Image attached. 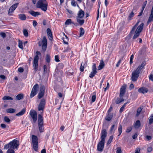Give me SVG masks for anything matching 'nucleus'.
<instances>
[{"label": "nucleus", "instance_id": "nucleus-1", "mask_svg": "<svg viewBox=\"0 0 153 153\" xmlns=\"http://www.w3.org/2000/svg\"><path fill=\"white\" fill-rule=\"evenodd\" d=\"M36 7L40 8L44 11H46L47 9L48 4L46 0H40L36 4Z\"/></svg>", "mask_w": 153, "mask_h": 153}, {"label": "nucleus", "instance_id": "nucleus-2", "mask_svg": "<svg viewBox=\"0 0 153 153\" xmlns=\"http://www.w3.org/2000/svg\"><path fill=\"white\" fill-rule=\"evenodd\" d=\"M38 126L40 132H43L44 130L43 118L40 114L38 115Z\"/></svg>", "mask_w": 153, "mask_h": 153}, {"label": "nucleus", "instance_id": "nucleus-3", "mask_svg": "<svg viewBox=\"0 0 153 153\" xmlns=\"http://www.w3.org/2000/svg\"><path fill=\"white\" fill-rule=\"evenodd\" d=\"M144 24L142 23L137 28L133 37V39L137 38L140 35V33L142 31L143 28Z\"/></svg>", "mask_w": 153, "mask_h": 153}, {"label": "nucleus", "instance_id": "nucleus-4", "mask_svg": "<svg viewBox=\"0 0 153 153\" xmlns=\"http://www.w3.org/2000/svg\"><path fill=\"white\" fill-rule=\"evenodd\" d=\"M32 141L34 149L37 151L38 149V143L37 136L34 135H32Z\"/></svg>", "mask_w": 153, "mask_h": 153}, {"label": "nucleus", "instance_id": "nucleus-5", "mask_svg": "<svg viewBox=\"0 0 153 153\" xmlns=\"http://www.w3.org/2000/svg\"><path fill=\"white\" fill-rule=\"evenodd\" d=\"M140 71L136 69L132 73L131 79L133 82L137 81L139 76Z\"/></svg>", "mask_w": 153, "mask_h": 153}, {"label": "nucleus", "instance_id": "nucleus-6", "mask_svg": "<svg viewBox=\"0 0 153 153\" xmlns=\"http://www.w3.org/2000/svg\"><path fill=\"white\" fill-rule=\"evenodd\" d=\"M10 145V149H13L17 148L19 146V143L18 140H14L9 143Z\"/></svg>", "mask_w": 153, "mask_h": 153}, {"label": "nucleus", "instance_id": "nucleus-7", "mask_svg": "<svg viewBox=\"0 0 153 153\" xmlns=\"http://www.w3.org/2000/svg\"><path fill=\"white\" fill-rule=\"evenodd\" d=\"M30 114L31 117L33 119L34 123H35L37 120L36 112L34 110H31L30 111Z\"/></svg>", "mask_w": 153, "mask_h": 153}, {"label": "nucleus", "instance_id": "nucleus-8", "mask_svg": "<svg viewBox=\"0 0 153 153\" xmlns=\"http://www.w3.org/2000/svg\"><path fill=\"white\" fill-rule=\"evenodd\" d=\"M105 141L101 140L98 143L97 146V150L98 151L102 152L103 150L105 144Z\"/></svg>", "mask_w": 153, "mask_h": 153}, {"label": "nucleus", "instance_id": "nucleus-9", "mask_svg": "<svg viewBox=\"0 0 153 153\" xmlns=\"http://www.w3.org/2000/svg\"><path fill=\"white\" fill-rule=\"evenodd\" d=\"M140 22V21L137 22V23L135 24V25L133 26L130 34L128 35L126 38V39L129 40L130 39L131 34H133L135 30L138 26Z\"/></svg>", "mask_w": 153, "mask_h": 153}, {"label": "nucleus", "instance_id": "nucleus-10", "mask_svg": "<svg viewBox=\"0 0 153 153\" xmlns=\"http://www.w3.org/2000/svg\"><path fill=\"white\" fill-rule=\"evenodd\" d=\"M45 100L44 99L41 100L38 107V110L43 111L45 108Z\"/></svg>", "mask_w": 153, "mask_h": 153}, {"label": "nucleus", "instance_id": "nucleus-11", "mask_svg": "<svg viewBox=\"0 0 153 153\" xmlns=\"http://www.w3.org/2000/svg\"><path fill=\"white\" fill-rule=\"evenodd\" d=\"M45 87L44 86H42L40 87V91L38 97L39 99L42 98L44 95L45 92Z\"/></svg>", "mask_w": 153, "mask_h": 153}, {"label": "nucleus", "instance_id": "nucleus-12", "mask_svg": "<svg viewBox=\"0 0 153 153\" xmlns=\"http://www.w3.org/2000/svg\"><path fill=\"white\" fill-rule=\"evenodd\" d=\"M18 4L16 3L12 5L8 11V14L9 15H11L15 10L18 6Z\"/></svg>", "mask_w": 153, "mask_h": 153}, {"label": "nucleus", "instance_id": "nucleus-13", "mask_svg": "<svg viewBox=\"0 0 153 153\" xmlns=\"http://www.w3.org/2000/svg\"><path fill=\"white\" fill-rule=\"evenodd\" d=\"M101 140L105 141V139L107 136V132L105 129H103L101 132Z\"/></svg>", "mask_w": 153, "mask_h": 153}, {"label": "nucleus", "instance_id": "nucleus-14", "mask_svg": "<svg viewBox=\"0 0 153 153\" xmlns=\"http://www.w3.org/2000/svg\"><path fill=\"white\" fill-rule=\"evenodd\" d=\"M126 88V85H123L120 88V97H123L125 93V90Z\"/></svg>", "mask_w": 153, "mask_h": 153}, {"label": "nucleus", "instance_id": "nucleus-15", "mask_svg": "<svg viewBox=\"0 0 153 153\" xmlns=\"http://www.w3.org/2000/svg\"><path fill=\"white\" fill-rule=\"evenodd\" d=\"M148 89L147 88L142 87L140 88L138 90V91L140 93L144 94L148 92Z\"/></svg>", "mask_w": 153, "mask_h": 153}, {"label": "nucleus", "instance_id": "nucleus-16", "mask_svg": "<svg viewBox=\"0 0 153 153\" xmlns=\"http://www.w3.org/2000/svg\"><path fill=\"white\" fill-rule=\"evenodd\" d=\"M84 15V12L82 10L80 9L78 14V16L77 17L82 18Z\"/></svg>", "mask_w": 153, "mask_h": 153}, {"label": "nucleus", "instance_id": "nucleus-17", "mask_svg": "<svg viewBox=\"0 0 153 153\" xmlns=\"http://www.w3.org/2000/svg\"><path fill=\"white\" fill-rule=\"evenodd\" d=\"M38 59H34L33 60V67L34 69L36 71L37 70V69L38 68Z\"/></svg>", "mask_w": 153, "mask_h": 153}, {"label": "nucleus", "instance_id": "nucleus-18", "mask_svg": "<svg viewBox=\"0 0 153 153\" xmlns=\"http://www.w3.org/2000/svg\"><path fill=\"white\" fill-rule=\"evenodd\" d=\"M113 116L112 114H108L105 118V120L108 121H110L112 119Z\"/></svg>", "mask_w": 153, "mask_h": 153}, {"label": "nucleus", "instance_id": "nucleus-19", "mask_svg": "<svg viewBox=\"0 0 153 153\" xmlns=\"http://www.w3.org/2000/svg\"><path fill=\"white\" fill-rule=\"evenodd\" d=\"M105 65L104 62L102 60L100 61V65L98 68V70H100L103 68Z\"/></svg>", "mask_w": 153, "mask_h": 153}, {"label": "nucleus", "instance_id": "nucleus-20", "mask_svg": "<svg viewBox=\"0 0 153 153\" xmlns=\"http://www.w3.org/2000/svg\"><path fill=\"white\" fill-rule=\"evenodd\" d=\"M47 32L48 35L50 37V39L51 40L53 39V36L51 29L49 28L47 30Z\"/></svg>", "mask_w": 153, "mask_h": 153}, {"label": "nucleus", "instance_id": "nucleus-21", "mask_svg": "<svg viewBox=\"0 0 153 153\" xmlns=\"http://www.w3.org/2000/svg\"><path fill=\"white\" fill-rule=\"evenodd\" d=\"M71 23L75 25H77V23H75L73 22H72L71 20V19H68L66 20L65 22V25H69L71 24Z\"/></svg>", "mask_w": 153, "mask_h": 153}, {"label": "nucleus", "instance_id": "nucleus-22", "mask_svg": "<svg viewBox=\"0 0 153 153\" xmlns=\"http://www.w3.org/2000/svg\"><path fill=\"white\" fill-rule=\"evenodd\" d=\"M31 15L33 16H36L40 14V12H35L33 11H31L29 12Z\"/></svg>", "mask_w": 153, "mask_h": 153}, {"label": "nucleus", "instance_id": "nucleus-23", "mask_svg": "<svg viewBox=\"0 0 153 153\" xmlns=\"http://www.w3.org/2000/svg\"><path fill=\"white\" fill-rule=\"evenodd\" d=\"M80 18H76V20L77 22L80 25H82L84 24L85 21L84 19H80Z\"/></svg>", "mask_w": 153, "mask_h": 153}, {"label": "nucleus", "instance_id": "nucleus-24", "mask_svg": "<svg viewBox=\"0 0 153 153\" xmlns=\"http://www.w3.org/2000/svg\"><path fill=\"white\" fill-rule=\"evenodd\" d=\"M24 95L23 94H20L17 95L16 97V99L17 100H20L23 98Z\"/></svg>", "mask_w": 153, "mask_h": 153}, {"label": "nucleus", "instance_id": "nucleus-25", "mask_svg": "<svg viewBox=\"0 0 153 153\" xmlns=\"http://www.w3.org/2000/svg\"><path fill=\"white\" fill-rule=\"evenodd\" d=\"M142 109L143 108L142 107H140L137 108V113L136 114V117H138L139 116L142 110Z\"/></svg>", "mask_w": 153, "mask_h": 153}, {"label": "nucleus", "instance_id": "nucleus-26", "mask_svg": "<svg viewBox=\"0 0 153 153\" xmlns=\"http://www.w3.org/2000/svg\"><path fill=\"white\" fill-rule=\"evenodd\" d=\"M39 88V85L38 84H35L33 87L32 91L37 92Z\"/></svg>", "mask_w": 153, "mask_h": 153}, {"label": "nucleus", "instance_id": "nucleus-27", "mask_svg": "<svg viewBox=\"0 0 153 153\" xmlns=\"http://www.w3.org/2000/svg\"><path fill=\"white\" fill-rule=\"evenodd\" d=\"M140 126V121L139 120H137L134 125V127L135 128H137Z\"/></svg>", "mask_w": 153, "mask_h": 153}, {"label": "nucleus", "instance_id": "nucleus-28", "mask_svg": "<svg viewBox=\"0 0 153 153\" xmlns=\"http://www.w3.org/2000/svg\"><path fill=\"white\" fill-rule=\"evenodd\" d=\"M145 64H146V63L145 62H143L142 63L141 65H139L137 69L138 70H139V71H140L145 66Z\"/></svg>", "mask_w": 153, "mask_h": 153}, {"label": "nucleus", "instance_id": "nucleus-29", "mask_svg": "<svg viewBox=\"0 0 153 153\" xmlns=\"http://www.w3.org/2000/svg\"><path fill=\"white\" fill-rule=\"evenodd\" d=\"M124 100V99L123 97H120V98H117L116 100V102L117 104H119Z\"/></svg>", "mask_w": 153, "mask_h": 153}, {"label": "nucleus", "instance_id": "nucleus-30", "mask_svg": "<svg viewBox=\"0 0 153 153\" xmlns=\"http://www.w3.org/2000/svg\"><path fill=\"white\" fill-rule=\"evenodd\" d=\"M25 109L23 108L20 112L16 114V116H19L23 115L25 113Z\"/></svg>", "mask_w": 153, "mask_h": 153}, {"label": "nucleus", "instance_id": "nucleus-31", "mask_svg": "<svg viewBox=\"0 0 153 153\" xmlns=\"http://www.w3.org/2000/svg\"><path fill=\"white\" fill-rule=\"evenodd\" d=\"M153 21V13H151L147 22V23L149 24L151 21Z\"/></svg>", "mask_w": 153, "mask_h": 153}, {"label": "nucleus", "instance_id": "nucleus-32", "mask_svg": "<svg viewBox=\"0 0 153 153\" xmlns=\"http://www.w3.org/2000/svg\"><path fill=\"white\" fill-rule=\"evenodd\" d=\"M19 16V19L22 20H25L26 19V16L24 14H20Z\"/></svg>", "mask_w": 153, "mask_h": 153}, {"label": "nucleus", "instance_id": "nucleus-33", "mask_svg": "<svg viewBox=\"0 0 153 153\" xmlns=\"http://www.w3.org/2000/svg\"><path fill=\"white\" fill-rule=\"evenodd\" d=\"M6 111L8 113H13L15 112V110L13 108H10L7 109L6 110Z\"/></svg>", "mask_w": 153, "mask_h": 153}, {"label": "nucleus", "instance_id": "nucleus-34", "mask_svg": "<svg viewBox=\"0 0 153 153\" xmlns=\"http://www.w3.org/2000/svg\"><path fill=\"white\" fill-rule=\"evenodd\" d=\"M97 72V71H92L89 75V77L91 78H93L94 76L96 73Z\"/></svg>", "mask_w": 153, "mask_h": 153}, {"label": "nucleus", "instance_id": "nucleus-35", "mask_svg": "<svg viewBox=\"0 0 153 153\" xmlns=\"http://www.w3.org/2000/svg\"><path fill=\"white\" fill-rule=\"evenodd\" d=\"M134 13L133 11L131 12L130 14L129 15L128 17V20L130 21L131 19V18L134 16Z\"/></svg>", "mask_w": 153, "mask_h": 153}, {"label": "nucleus", "instance_id": "nucleus-36", "mask_svg": "<svg viewBox=\"0 0 153 153\" xmlns=\"http://www.w3.org/2000/svg\"><path fill=\"white\" fill-rule=\"evenodd\" d=\"M4 100H13V98L9 96H4L2 98Z\"/></svg>", "mask_w": 153, "mask_h": 153}, {"label": "nucleus", "instance_id": "nucleus-37", "mask_svg": "<svg viewBox=\"0 0 153 153\" xmlns=\"http://www.w3.org/2000/svg\"><path fill=\"white\" fill-rule=\"evenodd\" d=\"M84 29L82 27H80V34L79 36H82L84 33Z\"/></svg>", "mask_w": 153, "mask_h": 153}, {"label": "nucleus", "instance_id": "nucleus-38", "mask_svg": "<svg viewBox=\"0 0 153 153\" xmlns=\"http://www.w3.org/2000/svg\"><path fill=\"white\" fill-rule=\"evenodd\" d=\"M153 123V114L151 115L149 117V124H152Z\"/></svg>", "mask_w": 153, "mask_h": 153}, {"label": "nucleus", "instance_id": "nucleus-39", "mask_svg": "<svg viewBox=\"0 0 153 153\" xmlns=\"http://www.w3.org/2000/svg\"><path fill=\"white\" fill-rule=\"evenodd\" d=\"M42 45H47V39L45 36H44L42 40Z\"/></svg>", "mask_w": 153, "mask_h": 153}, {"label": "nucleus", "instance_id": "nucleus-40", "mask_svg": "<svg viewBox=\"0 0 153 153\" xmlns=\"http://www.w3.org/2000/svg\"><path fill=\"white\" fill-rule=\"evenodd\" d=\"M118 132L119 133L118 136H119L121 134L122 132V126L121 125H120L119 126Z\"/></svg>", "mask_w": 153, "mask_h": 153}, {"label": "nucleus", "instance_id": "nucleus-41", "mask_svg": "<svg viewBox=\"0 0 153 153\" xmlns=\"http://www.w3.org/2000/svg\"><path fill=\"white\" fill-rule=\"evenodd\" d=\"M50 61V56L48 54L46 55V61L48 63H49Z\"/></svg>", "mask_w": 153, "mask_h": 153}, {"label": "nucleus", "instance_id": "nucleus-42", "mask_svg": "<svg viewBox=\"0 0 153 153\" xmlns=\"http://www.w3.org/2000/svg\"><path fill=\"white\" fill-rule=\"evenodd\" d=\"M18 46L21 49H23V46L22 45V42L20 40H19V41Z\"/></svg>", "mask_w": 153, "mask_h": 153}, {"label": "nucleus", "instance_id": "nucleus-43", "mask_svg": "<svg viewBox=\"0 0 153 153\" xmlns=\"http://www.w3.org/2000/svg\"><path fill=\"white\" fill-rule=\"evenodd\" d=\"M4 121L8 123H9L10 121V120L8 117H7V116H5L4 117Z\"/></svg>", "mask_w": 153, "mask_h": 153}, {"label": "nucleus", "instance_id": "nucleus-44", "mask_svg": "<svg viewBox=\"0 0 153 153\" xmlns=\"http://www.w3.org/2000/svg\"><path fill=\"white\" fill-rule=\"evenodd\" d=\"M23 33L25 36L27 37L28 36V32L26 29H24L23 30Z\"/></svg>", "mask_w": 153, "mask_h": 153}, {"label": "nucleus", "instance_id": "nucleus-45", "mask_svg": "<svg viewBox=\"0 0 153 153\" xmlns=\"http://www.w3.org/2000/svg\"><path fill=\"white\" fill-rule=\"evenodd\" d=\"M36 55L35 56V57L34 58V59H39V57L38 56V55H40L41 53L39 51H37L36 52Z\"/></svg>", "mask_w": 153, "mask_h": 153}, {"label": "nucleus", "instance_id": "nucleus-46", "mask_svg": "<svg viewBox=\"0 0 153 153\" xmlns=\"http://www.w3.org/2000/svg\"><path fill=\"white\" fill-rule=\"evenodd\" d=\"M37 94V92L33 91H31L30 94V98H32L34 96H35Z\"/></svg>", "mask_w": 153, "mask_h": 153}, {"label": "nucleus", "instance_id": "nucleus-47", "mask_svg": "<svg viewBox=\"0 0 153 153\" xmlns=\"http://www.w3.org/2000/svg\"><path fill=\"white\" fill-rule=\"evenodd\" d=\"M132 128V126L128 127L126 130V132L127 133L130 132L131 131Z\"/></svg>", "mask_w": 153, "mask_h": 153}, {"label": "nucleus", "instance_id": "nucleus-48", "mask_svg": "<svg viewBox=\"0 0 153 153\" xmlns=\"http://www.w3.org/2000/svg\"><path fill=\"white\" fill-rule=\"evenodd\" d=\"M9 149L7 152L6 153H15L14 150L13 149Z\"/></svg>", "mask_w": 153, "mask_h": 153}, {"label": "nucleus", "instance_id": "nucleus-49", "mask_svg": "<svg viewBox=\"0 0 153 153\" xmlns=\"http://www.w3.org/2000/svg\"><path fill=\"white\" fill-rule=\"evenodd\" d=\"M47 47V45H42V49L44 52L46 51Z\"/></svg>", "mask_w": 153, "mask_h": 153}, {"label": "nucleus", "instance_id": "nucleus-50", "mask_svg": "<svg viewBox=\"0 0 153 153\" xmlns=\"http://www.w3.org/2000/svg\"><path fill=\"white\" fill-rule=\"evenodd\" d=\"M113 136H111L108 140V142H107V144H110L112 140L113 139Z\"/></svg>", "mask_w": 153, "mask_h": 153}, {"label": "nucleus", "instance_id": "nucleus-51", "mask_svg": "<svg viewBox=\"0 0 153 153\" xmlns=\"http://www.w3.org/2000/svg\"><path fill=\"white\" fill-rule=\"evenodd\" d=\"M10 148V145L9 144V143L7 144H6L5 145L4 149H7Z\"/></svg>", "mask_w": 153, "mask_h": 153}, {"label": "nucleus", "instance_id": "nucleus-52", "mask_svg": "<svg viewBox=\"0 0 153 153\" xmlns=\"http://www.w3.org/2000/svg\"><path fill=\"white\" fill-rule=\"evenodd\" d=\"M123 58H122L119 60L116 65V67H118L120 65V63H121V61L123 60Z\"/></svg>", "mask_w": 153, "mask_h": 153}, {"label": "nucleus", "instance_id": "nucleus-53", "mask_svg": "<svg viewBox=\"0 0 153 153\" xmlns=\"http://www.w3.org/2000/svg\"><path fill=\"white\" fill-rule=\"evenodd\" d=\"M134 57V55L132 54V55L130 57V64H131L133 63V59Z\"/></svg>", "mask_w": 153, "mask_h": 153}, {"label": "nucleus", "instance_id": "nucleus-54", "mask_svg": "<svg viewBox=\"0 0 153 153\" xmlns=\"http://www.w3.org/2000/svg\"><path fill=\"white\" fill-rule=\"evenodd\" d=\"M92 71H97V68L96 66V64H94L93 65L92 67Z\"/></svg>", "mask_w": 153, "mask_h": 153}, {"label": "nucleus", "instance_id": "nucleus-55", "mask_svg": "<svg viewBox=\"0 0 153 153\" xmlns=\"http://www.w3.org/2000/svg\"><path fill=\"white\" fill-rule=\"evenodd\" d=\"M77 3L74 0H72L71 2V4L74 6H75L76 5Z\"/></svg>", "mask_w": 153, "mask_h": 153}, {"label": "nucleus", "instance_id": "nucleus-56", "mask_svg": "<svg viewBox=\"0 0 153 153\" xmlns=\"http://www.w3.org/2000/svg\"><path fill=\"white\" fill-rule=\"evenodd\" d=\"M121 148L120 147H118L116 151V153H121Z\"/></svg>", "mask_w": 153, "mask_h": 153}, {"label": "nucleus", "instance_id": "nucleus-57", "mask_svg": "<svg viewBox=\"0 0 153 153\" xmlns=\"http://www.w3.org/2000/svg\"><path fill=\"white\" fill-rule=\"evenodd\" d=\"M55 60L56 62H59V57L58 56L56 55L55 57Z\"/></svg>", "mask_w": 153, "mask_h": 153}, {"label": "nucleus", "instance_id": "nucleus-58", "mask_svg": "<svg viewBox=\"0 0 153 153\" xmlns=\"http://www.w3.org/2000/svg\"><path fill=\"white\" fill-rule=\"evenodd\" d=\"M96 99V96L95 95H93L92 97V101L93 102H94Z\"/></svg>", "mask_w": 153, "mask_h": 153}, {"label": "nucleus", "instance_id": "nucleus-59", "mask_svg": "<svg viewBox=\"0 0 153 153\" xmlns=\"http://www.w3.org/2000/svg\"><path fill=\"white\" fill-rule=\"evenodd\" d=\"M37 22L35 20H33V25L34 27H36L37 25Z\"/></svg>", "mask_w": 153, "mask_h": 153}, {"label": "nucleus", "instance_id": "nucleus-60", "mask_svg": "<svg viewBox=\"0 0 153 153\" xmlns=\"http://www.w3.org/2000/svg\"><path fill=\"white\" fill-rule=\"evenodd\" d=\"M149 78L150 80L153 81V75L152 74H150L149 76Z\"/></svg>", "mask_w": 153, "mask_h": 153}, {"label": "nucleus", "instance_id": "nucleus-61", "mask_svg": "<svg viewBox=\"0 0 153 153\" xmlns=\"http://www.w3.org/2000/svg\"><path fill=\"white\" fill-rule=\"evenodd\" d=\"M18 71L22 73L24 69L23 68L20 67L18 68Z\"/></svg>", "mask_w": 153, "mask_h": 153}, {"label": "nucleus", "instance_id": "nucleus-62", "mask_svg": "<svg viewBox=\"0 0 153 153\" xmlns=\"http://www.w3.org/2000/svg\"><path fill=\"white\" fill-rule=\"evenodd\" d=\"M0 34L1 36L3 38H4L6 37V34L5 33H3V32L1 33Z\"/></svg>", "mask_w": 153, "mask_h": 153}, {"label": "nucleus", "instance_id": "nucleus-63", "mask_svg": "<svg viewBox=\"0 0 153 153\" xmlns=\"http://www.w3.org/2000/svg\"><path fill=\"white\" fill-rule=\"evenodd\" d=\"M140 148H137L135 150V153H140Z\"/></svg>", "mask_w": 153, "mask_h": 153}, {"label": "nucleus", "instance_id": "nucleus-64", "mask_svg": "<svg viewBox=\"0 0 153 153\" xmlns=\"http://www.w3.org/2000/svg\"><path fill=\"white\" fill-rule=\"evenodd\" d=\"M84 66L82 65V63L81 64V66L80 67V70L82 72L84 71Z\"/></svg>", "mask_w": 153, "mask_h": 153}]
</instances>
